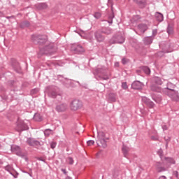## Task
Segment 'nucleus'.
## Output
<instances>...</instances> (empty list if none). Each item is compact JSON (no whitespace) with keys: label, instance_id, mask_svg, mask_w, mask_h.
Segmentation results:
<instances>
[{"label":"nucleus","instance_id":"nucleus-1","mask_svg":"<svg viewBox=\"0 0 179 179\" xmlns=\"http://www.w3.org/2000/svg\"><path fill=\"white\" fill-rule=\"evenodd\" d=\"M170 85L171 83H168V87H167V94L173 100V101H179V95H178V92L173 90V88H170Z\"/></svg>","mask_w":179,"mask_h":179},{"label":"nucleus","instance_id":"nucleus-2","mask_svg":"<svg viewBox=\"0 0 179 179\" xmlns=\"http://www.w3.org/2000/svg\"><path fill=\"white\" fill-rule=\"evenodd\" d=\"M82 101L76 99L73 101L71 103V109L73 110V111H76V110H79V108H82Z\"/></svg>","mask_w":179,"mask_h":179},{"label":"nucleus","instance_id":"nucleus-3","mask_svg":"<svg viewBox=\"0 0 179 179\" xmlns=\"http://www.w3.org/2000/svg\"><path fill=\"white\" fill-rule=\"evenodd\" d=\"M71 51H75V52H85V48L80 45H73L71 46Z\"/></svg>","mask_w":179,"mask_h":179},{"label":"nucleus","instance_id":"nucleus-4","mask_svg":"<svg viewBox=\"0 0 179 179\" xmlns=\"http://www.w3.org/2000/svg\"><path fill=\"white\" fill-rule=\"evenodd\" d=\"M131 87L136 90H141L143 87V84L139 81H136L132 83Z\"/></svg>","mask_w":179,"mask_h":179},{"label":"nucleus","instance_id":"nucleus-5","mask_svg":"<svg viewBox=\"0 0 179 179\" xmlns=\"http://www.w3.org/2000/svg\"><path fill=\"white\" fill-rule=\"evenodd\" d=\"M95 38L98 43H103L106 38L103 36L101 32H96L95 33Z\"/></svg>","mask_w":179,"mask_h":179},{"label":"nucleus","instance_id":"nucleus-6","mask_svg":"<svg viewBox=\"0 0 179 179\" xmlns=\"http://www.w3.org/2000/svg\"><path fill=\"white\" fill-rule=\"evenodd\" d=\"M27 143L29 145V146H40L41 144L38 141H36L34 138H29L27 140Z\"/></svg>","mask_w":179,"mask_h":179},{"label":"nucleus","instance_id":"nucleus-7","mask_svg":"<svg viewBox=\"0 0 179 179\" xmlns=\"http://www.w3.org/2000/svg\"><path fill=\"white\" fill-rule=\"evenodd\" d=\"M12 152H14V153H16L17 156H23L22 155V151H20V148L17 145H13L11 147Z\"/></svg>","mask_w":179,"mask_h":179},{"label":"nucleus","instance_id":"nucleus-8","mask_svg":"<svg viewBox=\"0 0 179 179\" xmlns=\"http://www.w3.org/2000/svg\"><path fill=\"white\" fill-rule=\"evenodd\" d=\"M143 101L145 103V104L149 107L150 108H153L155 107V103H153L150 99H147L146 97L143 98Z\"/></svg>","mask_w":179,"mask_h":179},{"label":"nucleus","instance_id":"nucleus-9","mask_svg":"<svg viewBox=\"0 0 179 179\" xmlns=\"http://www.w3.org/2000/svg\"><path fill=\"white\" fill-rule=\"evenodd\" d=\"M67 106L66 104H60L57 106L56 110L58 113H64V111H66Z\"/></svg>","mask_w":179,"mask_h":179},{"label":"nucleus","instance_id":"nucleus-10","mask_svg":"<svg viewBox=\"0 0 179 179\" xmlns=\"http://www.w3.org/2000/svg\"><path fill=\"white\" fill-rule=\"evenodd\" d=\"M98 146H101V148H107V142L104 138H99V141L96 142Z\"/></svg>","mask_w":179,"mask_h":179},{"label":"nucleus","instance_id":"nucleus-11","mask_svg":"<svg viewBox=\"0 0 179 179\" xmlns=\"http://www.w3.org/2000/svg\"><path fill=\"white\" fill-rule=\"evenodd\" d=\"M18 131H26V129H29L27 124L24 122L20 123L17 125Z\"/></svg>","mask_w":179,"mask_h":179},{"label":"nucleus","instance_id":"nucleus-12","mask_svg":"<svg viewBox=\"0 0 179 179\" xmlns=\"http://www.w3.org/2000/svg\"><path fill=\"white\" fill-rule=\"evenodd\" d=\"M151 90L152 92H162V87H160V86H159V85H153L151 86Z\"/></svg>","mask_w":179,"mask_h":179},{"label":"nucleus","instance_id":"nucleus-13","mask_svg":"<svg viewBox=\"0 0 179 179\" xmlns=\"http://www.w3.org/2000/svg\"><path fill=\"white\" fill-rule=\"evenodd\" d=\"M134 2H136V3H138V5H139L141 8H145L146 1L145 0H134Z\"/></svg>","mask_w":179,"mask_h":179},{"label":"nucleus","instance_id":"nucleus-14","mask_svg":"<svg viewBox=\"0 0 179 179\" xmlns=\"http://www.w3.org/2000/svg\"><path fill=\"white\" fill-rule=\"evenodd\" d=\"M155 17L158 22H163V19H164L163 14L160 13H156Z\"/></svg>","mask_w":179,"mask_h":179},{"label":"nucleus","instance_id":"nucleus-15","mask_svg":"<svg viewBox=\"0 0 179 179\" xmlns=\"http://www.w3.org/2000/svg\"><path fill=\"white\" fill-rule=\"evenodd\" d=\"M138 29L141 33H143L148 30V26H146V24H141L138 25Z\"/></svg>","mask_w":179,"mask_h":179},{"label":"nucleus","instance_id":"nucleus-16","mask_svg":"<svg viewBox=\"0 0 179 179\" xmlns=\"http://www.w3.org/2000/svg\"><path fill=\"white\" fill-rule=\"evenodd\" d=\"M109 100H110V101H112L113 103L117 101V94H110L109 95Z\"/></svg>","mask_w":179,"mask_h":179},{"label":"nucleus","instance_id":"nucleus-17","mask_svg":"<svg viewBox=\"0 0 179 179\" xmlns=\"http://www.w3.org/2000/svg\"><path fill=\"white\" fill-rule=\"evenodd\" d=\"M165 163L169 164H176V161L173 158H165Z\"/></svg>","mask_w":179,"mask_h":179},{"label":"nucleus","instance_id":"nucleus-18","mask_svg":"<svg viewBox=\"0 0 179 179\" xmlns=\"http://www.w3.org/2000/svg\"><path fill=\"white\" fill-rule=\"evenodd\" d=\"M45 49L47 50L50 54H52V52H55V51H57V49H52V45L47 46Z\"/></svg>","mask_w":179,"mask_h":179},{"label":"nucleus","instance_id":"nucleus-19","mask_svg":"<svg viewBox=\"0 0 179 179\" xmlns=\"http://www.w3.org/2000/svg\"><path fill=\"white\" fill-rule=\"evenodd\" d=\"M34 119L35 121H41L43 120V117H41L40 114L36 113L34 115Z\"/></svg>","mask_w":179,"mask_h":179},{"label":"nucleus","instance_id":"nucleus-20","mask_svg":"<svg viewBox=\"0 0 179 179\" xmlns=\"http://www.w3.org/2000/svg\"><path fill=\"white\" fill-rule=\"evenodd\" d=\"M152 99L158 103V104H160V103H162V96H158L157 97L153 96Z\"/></svg>","mask_w":179,"mask_h":179},{"label":"nucleus","instance_id":"nucleus-21","mask_svg":"<svg viewBox=\"0 0 179 179\" xmlns=\"http://www.w3.org/2000/svg\"><path fill=\"white\" fill-rule=\"evenodd\" d=\"M48 8V6L45 3H43L39 4L38 9H47Z\"/></svg>","mask_w":179,"mask_h":179},{"label":"nucleus","instance_id":"nucleus-22","mask_svg":"<svg viewBox=\"0 0 179 179\" xmlns=\"http://www.w3.org/2000/svg\"><path fill=\"white\" fill-rule=\"evenodd\" d=\"M39 44H45V43H47V37L43 36V38H39Z\"/></svg>","mask_w":179,"mask_h":179},{"label":"nucleus","instance_id":"nucleus-23","mask_svg":"<svg viewBox=\"0 0 179 179\" xmlns=\"http://www.w3.org/2000/svg\"><path fill=\"white\" fill-rule=\"evenodd\" d=\"M104 136H106V134L103 131L98 132V138L99 139H104Z\"/></svg>","mask_w":179,"mask_h":179},{"label":"nucleus","instance_id":"nucleus-24","mask_svg":"<svg viewBox=\"0 0 179 179\" xmlns=\"http://www.w3.org/2000/svg\"><path fill=\"white\" fill-rule=\"evenodd\" d=\"M143 72L146 73L147 75H149L150 73V69L149 67L144 66L143 68Z\"/></svg>","mask_w":179,"mask_h":179},{"label":"nucleus","instance_id":"nucleus-25","mask_svg":"<svg viewBox=\"0 0 179 179\" xmlns=\"http://www.w3.org/2000/svg\"><path fill=\"white\" fill-rule=\"evenodd\" d=\"M52 132V130L50 129H47L45 130L44 134L45 136H50L51 135V133Z\"/></svg>","mask_w":179,"mask_h":179},{"label":"nucleus","instance_id":"nucleus-26","mask_svg":"<svg viewBox=\"0 0 179 179\" xmlns=\"http://www.w3.org/2000/svg\"><path fill=\"white\" fill-rule=\"evenodd\" d=\"M102 33H103V34H111L112 31L111 29L107 28L105 30L102 31Z\"/></svg>","mask_w":179,"mask_h":179},{"label":"nucleus","instance_id":"nucleus-27","mask_svg":"<svg viewBox=\"0 0 179 179\" xmlns=\"http://www.w3.org/2000/svg\"><path fill=\"white\" fill-rule=\"evenodd\" d=\"M94 16L96 19H100L101 17V13L96 12L94 13Z\"/></svg>","mask_w":179,"mask_h":179},{"label":"nucleus","instance_id":"nucleus-28","mask_svg":"<svg viewBox=\"0 0 179 179\" xmlns=\"http://www.w3.org/2000/svg\"><path fill=\"white\" fill-rule=\"evenodd\" d=\"M145 44H152V38L147 37L145 38Z\"/></svg>","mask_w":179,"mask_h":179},{"label":"nucleus","instance_id":"nucleus-29","mask_svg":"<svg viewBox=\"0 0 179 179\" xmlns=\"http://www.w3.org/2000/svg\"><path fill=\"white\" fill-rule=\"evenodd\" d=\"M154 80H155V83H157V85H162V80H160L158 77H155Z\"/></svg>","mask_w":179,"mask_h":179},{"label":"nucleus","instance_id":"nucleus-30","mask_svg":"<svg viewBox=\"0 0 179 179\" xmlns=\"http://www.w3.org/2000/svg\"><path fill=\"white\" fill-rule=\"evenodd\" d=\"M167 33L169 34H173V33H174L173 27H169L168 30H167Z\"/></svg>","mask_w":179,"mask_h":179},{"label":"nucleus","instance_id":"nucleus-31","mask_svg":"<svg viewBox=\"0 0 179 179\" xmlns=\"http://www.w3.org/2000/svg\"><path fill=\"white\" fill-rule=\"evenodd\" d=\"M88 146H93L94 145V141L90 140L87 142Z\"/></svg>","mask_w":179,"mask_h":179},{"label":"nucleus","instance_id":"nucleus-32","mask_svg":"<svg viewBox=\"0 0 179 179\" xmlns=\"http://www.w3.org/2000/svg\"><path fill=\"white\" fill-rule=\"evenodd\" d=\"M157 171H159V173L162 171H166V168L162 167V166H158Z\"/></svg>","mask_w":179,"mask_h":179},{"label":"nucleus","instance_id":"nucleus-33","mask_svg":"<svg viewBox=\"0 0 179 179\" xmlns=\"http://www.w3.org/2000/svg\"><path fill=\"white\" fill-rule=\"evenodd\" d=\"M122 89H124V90H127V89H128V85H127V83H123L122 84Z\"/></svg>","mask_w":179,"mask_h":179},{"label":"nucleus","instance_id":"nucleus-34","mask_svg":"<svg viewBox=\"0 0 179 179\" xmlns=\"http://www.w3.org/2000/svg\"><path fill=\"white\" fill-rule=\"evenodd\" d=\"M113 177H114L115 179H122V177L120 175H119V174H115V173L113 175Z\"/></svg>","mask_w":179,"mask_h":179},{"label":"nucleus","instance_id":"nucleus-35","mask_svg":"<svg viewBox=\"0 0 179 179\" xmlns=\"http://www.w3.org/2000/svg\"><path fill=\"white\" fill-rule=\"evenodd\" d=\"M67 162L69 164H73V159H72L71 157H69Z\"/></svg>","mask_w":179,"mask_h":179},{"label":"nucleus","instance_id":"nucleus-36","mask_svg":"<svg viewBox=\"0 0 179 179\" xmlns=\"http://www.w3.org/2000/svg\"><path fill=\"white\" fill-rule=\"evenodd\" d=\"M128 62V59L123 58L122 59V64H123V65H125V64H127Z\"/></svg>","mask_w":179,"mask_h":179},{"label":"nucleus","instance_id":"nucleus-37","mask_svg":"<svg viewBox=\"0 0 179 179\" xmlns=\"http://www.w3.org/2000/svg\"><path fill=\"white\" fill-rule=\"evenodd\" d=\"M55 146H57V143H52L51 144H50V148H52V149H55Z\"/></svg>","mask_w":179,"mask_h":179},{"label":"nucleus","instance_id":"nucleus-38","mask_svg":"<svg viewBox=\"0 0 179 179\" xmlns=\"http://www.w3.org/2000/svg\"><path fill=\"white\" fill-rule=\"evenodd\" d=\"M121 40L120 41H117V43H118L119 44H122V43L124 41V37H120Z\"/></svg>","mask_w":179,"mask_h":179},{"label":"nucleus","instance_id":"nucleus-39","mask_svg":"<svg viewBox=\"0 0 179 179\" xmlns=\"http://www.w3.org/2000/svg\"><path fill=\"white\" fill-rule=\"evenodd\" d=\"M151 139H152V141H157V139H159V138H158L157 136H152L151 137Z\"/></svg>","mask_w":179,"mask_h":179},{"label":"nucleus","instance_id":"nucleus-40","mask_svg":"<svg viewBox=\"0 0 179 179\" xmlns=\"http://www.w3.org/2000/svg\"><path fill=\"white\" fill-rule=\"evenodd\" d=\"M122 151H123V153H127L128 152V150L127 149V148L124 147L122 148Z\"/></svg>","mask_w":179,"mask_h":179},{"label":"nucleus","instance_id":"nucleus-41","mask_svg":"<svg viewBox=\"0 0 179 179\" xmlns=\"http://www.w3.org/2000/svg\"><path fill=\"white\" fill-rule=\"evenodd\" d=\"M115 66H116L117 68H118V66H120V63H119V62H115Z\"/></svg>","mask_w":179,"mask_h":179},{"label":"nucleus","instance_id":"nucleus-42","mask_svg":"<svg viewBox=\"0 0 179 179\" xmlns=\"http://www.w3.org/2000/svg\"><path fill=\"white\" fill-rule=\"evenodd\" d=\"M109 43L110 44H115V41H114L113 40H110Z\"/></svg>","mask_w":179,"mask_h":179},{"label":"nucleus","instance_id":"nucleus-43","mask_svg":"<svg viewBox=\"0 0 179 179\" xmlns=\"http://www.w3.org/2000/svg\"><path fill=\"white\" fill-rule=\"evenodd\" d=\"M62 171L64 173V174H66V169H62Z\"/></svg>","mask_w":179,"mask_h":179},{"label":"nucleus","instance_id":"nucleus-44","mask_svg":"<svg viewBox=\"0 0 179 179\" xmlns=\"http://www.w3.org/2000/svg\"><path fill=\"white\" fill-rule=\"evenodd\" d=\"M159 179H166L165 176H161Z\"/></svg>","mask_w":179,"mask_h":179},{"label":"nucleus","instance_id":"nucleus-45","mask_svg":"<svg viewBox=\"0 0 179 179\" xmlns=\"http://www.w3.org/2000/svg\"><path fill=\"white\" fill-rule=\"evenodd\" d=\"M66 179H72V178H71V177H69V176H67V177L66 178Z\"/></svg>","mask_w":179,"mask_h":179},{"label":"nucleus","instance_id":"nucleus-46","mask_svg":"<svg viewBox=\"0 0 179 179\" xmlns=\"http://www.w3.org/2000/svg\"><path fill=\"white\" fill-rule=\"evenodd\" d=\"M26 26H29V23H27V24H26Z\"/></svg>","mask_w":179,"mask_h":179},{"label":"nucleus","instance_id":"nucleus-47","mask_svg":"<svg viewBox=\"0 0 179 179\" xmlns=\"http://www.w3.org/2000/svg\"><path fill=\"white\" fill-rule=\"evenodd\" d=\"M173 89H174V85H173Z\"/></svg>","mask_w":179,"mask_h":179}]
</instances>
